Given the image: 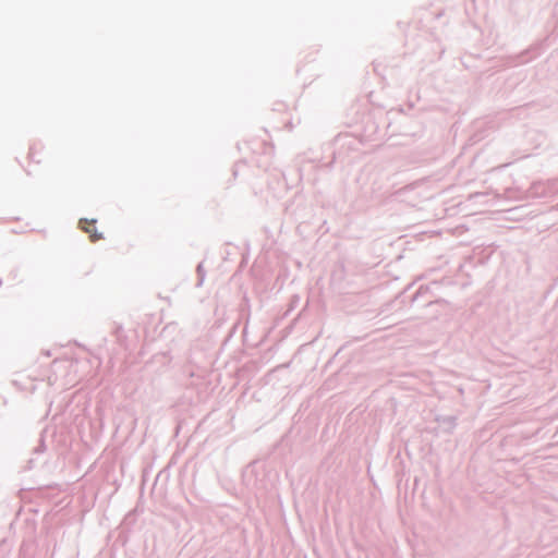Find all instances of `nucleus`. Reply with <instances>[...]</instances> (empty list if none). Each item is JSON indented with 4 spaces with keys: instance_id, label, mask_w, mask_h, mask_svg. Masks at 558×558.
Listing matches in <instances>:
<instances>
[{
    "instance_id": "1",
    "label": "nucleus",
    "mask_w": 558,
    "mask_h": 558,
    "mask_svg": "<svg viewBox=\"0 0 558 558\" xmlns=\"http://www.w3.org/2000/svg\"><path fill=\"white\" fill-rule=\"evenodd\" d=\"M80 226H81L83 231H85L86 233L89 234V238H90V240L93 242L98 241L99 239H101V234L97 233L96 222L94 220L88 221L86 219H82V220H80Z\"/></svg>"
},
{
    "instance_id": "2",
    "label": "nucleus",
    "mask_w": 558,
    "mask_h": 558,
    "mask_svg": "<svg viewBox=\"0 0 558 558\" xmlns=\"http://www.w3.org/2000/svg\"><path fill=\"white\" fill-rule=\"evenodd\" d=\"M33 155H34V151H33V150H31V151H29V154H28L29 158H32V157H33Z\"/></svg>"
}]
</instances>
